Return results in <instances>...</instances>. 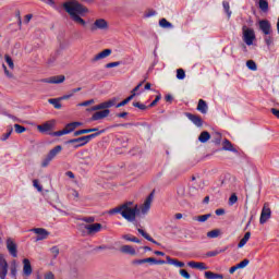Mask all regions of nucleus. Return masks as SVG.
Returning <instances> with one entry per match:
<instances>
[{
    "label": "nucleus",
    "instance_id": "25",
    "mask_svg": "<svg viewBox=\"0 0 279 279\" xmlns=\"http://www.w3.org/2000/svg\"><path fill=\"white\" fill-rule=\"evenodd\" d=\"M137 232L140 234H142V236H144V239H146V241H149L150 243H154L155 245H159V243H157L156 240H154V238H151L150 234L145 232L143 229H137Z\"/></svg>",
    "mask_w": 279,
    "mask_h": 279
},
{
    "label": "nucleus",
    "instance_id": "5",
    "mask_svg": "<svg viewBox=\"0 0 279 279\" xmlns=\"http://www.w3.org/2000/svg\"><path fill=\"white\" fill-rule=\"evenodd\" d=\"M110 27V24L108 23V21H106V19H96L94 21V23L89 26V31L90 32H106L108 31Z\"/></svg>",
    "mask_w": 279,
    "mask_h": 279
},
{
    "label": "nucleus",
    "instance_id": "20",
    "mask_svg": "<svg viewBox=\"0 0 279 279\" xmlns=\"http://www.w3.org/2000/svg\"><path fill=\"white\" fill-rule=\"evenodd\" d=\"M222 149L223 151H232L233 154H239V150L234 148V146L232 145V142L229 140H225L222 142Z\"/></svg>",
    "mask_w": 279,
    "mask_h": 279
},
{
    "label": "nucleus",
    "instance_id": "36",
    "mask_svg": "<svg viewBox=\"0 0 279 279\" xmlns=\"http://www.w3.org/2000/svg\"><path fill=\"white\" fill-rule=\"evenodd\" d=\"M220 235H221V230H219V229H214V230L207 232L208 239H217Z\"/></svg>",
    "mask_w": 279,
    "mask_h": 279
},
{
    "label": "nucleus",
    "instance_id": "7",
    "mask_svg": "<svg viewBox=\"0 0 279 279\" xmlns=\"http://www.w3.org/2000/svg\"><path fill=\"white\" fill-rule=\"evenodd\" d=\"M269 219H271V208H269L268 203H265L264 207L262 209V213H260L259 223H262V225L267 223V221H269Z\"/></svg>",
    "mask_w": 279,
    "mask_h": 279
},
{
    "label": "nucleus",
    "instance_id": "31",
    "mask_svg": "<svg viewBox=\"0 0 279 279\" xmlns=\"http://www.w3.org/2000/svg\"><path fill=\"white\" fill-rule=\"evenodd\" d=\"M198 141L199 143H208V141H210V133H208V131L202 132L198 136Z\"/></svg>",
    "mask_w": 279,
    "mask_h": 279
},
{
    "label": "nucleus",
    "instance_id": "34",
    "mask_svg": "<svg viewBox=\"0 0 279 279\" xmlns=\"http://www.w3.org/2000/svg\"><path fill=\"white\" fill-rule=\"evenodd\" d=\"M211 215L207 214V215H202V216H195L193 219L194 221H198L199 223H205V221H208V219H210Z\"/></svg>",
    "mask_w": 279,
    "mask_h": 279
},
{
    "label": "nucleus",
    "instance_id": "58",
    "mask_svg": "<svg viewBox=\"0 0 279 279\" xmlns=\"http://www.w3.org/2000/svg\"><path fill=\"white\" fill-rule=\"evenodd\" d=\"M131 263H132V265H135V266L145 265V258H143V259H133Z\"/></svg>",
    "mask_w": 279,
    "mask_h": 279
},
{
    "label": "nucleus",
    "instance_id": "64",
    "mask_svg": "<svg viewBox=\"0 0 279 279\" xmlns=\"http://www.w3.org/2000/svg\"><path fill=\"white\" fill-rule=\"evenodd\" d=\"M270 112L274 114V117L279 119V109L272 108L270 109Z\"/></svg>",
    "mask_w": 279,
    "mask_h": 279
},
{
    "label": "nucleus",
    "instance_id": "40",
    "mask_svg": "<svg viewBox=\"0 0 279 279\" xmlns=\"http://www.w3.org/2000/svg\"><path fill=\"white\" fill-rule=\"evenodd\" d=\"M222 7L225 12H227L228 17L230 19V16H232V11H230V2L223 1Z\"/></svg>",
    "mask_w": 279,
    "mask_h": 279
},
{
    "label": "nucleus",
    "instance_id": "21",
    "mask_svg": "<svg viewBox=\"0 0 279 279\" xmlns=\"http://www.w3.org/2000/svg\"><path fill=\"white\" fill-rule=\"evenodd\" d=\"M187 265L192 269H199L201 271L208 269V266H206V264H204L202 262H189Z\"/></svg>",
    "mask_w": 279,
    "mask_h": 279
},
{
    "label": "nucleus",
    "instance_id": "16",
    "mask_svg": "<svg viewBox=\"0 0 279 279\" xmlns=\"http://www.w3.org/2000/svg\"><path fill=\"white\" fill-rule=\"evenodd\" d=\"M107 117H110V109H104L101 111H96L92 116V121H101V119H106Z\"/></svg>",
    "mask_w": 279,
    "mask_h": 279
},
{
    "label": "nucleus",
    "instance_id": "8",
    "mask_svg": "<svg viewBox=\"0 0 279 279\" xmlns=\"http://www.w3.org/2000/svg\"><path fill=\"white\" fill-rule=\"evenodd\" d=\"M151 202H154V193H150L145 199L144 204L140 206L142 215H147L151 208Z\"/></svg>",
    "mask_w": 279,
    "mask_h": 279
},
{
    "label": "nucleus",
    "instance_id": "4",
    "mask_svg": "<svg viewBox=\"0 0 279 279\" xmlns=\"http://www.w3.org/2000/svg\"><path fill=\"white\" fill-rule=\"evenodd\" d=\"M242 40L245 43V45L252 47V45H254V41L256 40V33L254 32V28H250L244 25L242 27Z\"/></svg>",
    "mask_w": 279,
    "mask_h": 279
},
{
    "label": "nucleus",
    "instance_id": "53",
    "mask_svg": "<svg viewBox=\"0 0 279 279\" xmlns=\"http://www.w3.org/2000/svg\"><path fill=\"white\" fill-rule=\"evenodd\" d=\"M13 130L9 129L7 133H4L1 137V141H8V138H10V136L12 135Z\"/></svg>",
    "mask_w": 279,
    "mask_h": 279
},
{
    "label": "nucleus",
    "instance_id": "46",
    "mask_svg": "<svg viewBox=\"0 0 279 279\" xmlns=\"http://www.w3.org/2000/svg\"><path fill=\"white\" fill-rule=\"evenodd\" d=\"M14 129L16 134H23V132H26L27 129H25V126L20 125V124H14Z\"/></svg>",
    "mask_w": 279,
    "mask_h": 279
},
{
    "label": "nucleus",
    "instance_id": "26",
    "mask_svg": "<svg viewBox=\"0 0 279 279\" xmlns=\"http://www.w3.org/2000/svg\"><path fill=\"white\" fill-rule=\"evenodd\" d=\"M37 129L39 130V132H49V131L53 130V123L46 122L41 125H38Z\"/></svg>",
    "mask_w": 279,
    "mask_h": 279
},
{
    "label": "nucleus",
    "instance_id": "22",
    "mask_svg": "<svg viewBox=\"0 0 279 279\" xmlns=\"http://www.w3.org/2000/svg\"><path fill=\"white\" fill-rule=\"evenodd\" d=\"M61 153H62V146L57 145V146H54L53 148H51L47 155H48V157H49L50 159L53 160V159H56V157H57L59 154H61Z\"/></svg>",
    "mask_w": 279,
    "mask_h": 279
},
{
    "label": "nucleus",
    "instance_id": "29",
    "mask_svg": "<svg viewBox=\"0 0 279 279\" xmlns=\"http://www.w3.org/2000/svg\"><path fill=\"white\" fill-rule=\"evenodd\" d=\"M252 236L251 232H246L243 236V239L240 240L238 247H245V245L247 244V241H250V238Z\"/></svg>",
    "mask_w": 279,
    "mask_h": 279
},
{
    "label": "nucleus",
    "instance_id": "62",
    "mask_svg": "<svg viewBox=\"0 0 279 279\" xmlns=\"http://www.w3.org/2000/svg\"><path fill=\"white\" fill-rule=\"evenodd\" d=\"M160 101V96H156L155 100L151 101V104L149 105V108H154V106H156V104H158Z\"/></svg>",
    "mask_w": 279,
    "mask_h": 279
},
{
    "label": "nucleus",
    "instance_id": "49",
    "mask_svg": "<svg viewBox=\"0 0 279 279\" xmlns=\"http://www.w3.org/2000/svg\"><path fill=\"white\" fill-rule=\"evenodd\" d=\"M236 265H238V269H245V267H246L247 265H250V259H244V260L240 262V263L236 264Z\"/></svg>",
    "mask_w": 279,
    "mask_h": 279
},
{
    "label": "nucleus",
    "instance_id": "59",
    "mask_svg": "<svg viewBox=\"0 0 279 279\" xmlns=\"http://www.w3.org/2000/svg\"><path fill=\"white\" fill-rule=\"evenodd\" d=\"M265 43L267 47H271V45H274V38H271V36H268L265 38Z\"/></svg>",
    "mask_w": 279,
    "mask_h": 279
},
{
    "label": "nucleus",
    "instance_id": "33",
    "mask_svg": "<svg viewBox=\"0 0 279 279\" xmlns=\"http://www.w3.org/2000/svg\"><path fill=\"white\" fill-rule=\"evenodd\" d=\"M159 25L163 29H171V28H173V24H171L169 21H167V19H161L159 21Z\"/></svg>",
    "mask_w": 279,
    "mask_h": 279
},
{
    "label": "nucleus",
    "instance_id": "30",
    "mask_svg": "<svg viewBox=\"0 0 279 279\" xmlns=\"http://www.w3.org/2000/svg\"><path fill=\"white\" fill-rule=\"evenodd\" d=\"M145 263H149L150 265H165L166 262L162 259L157 260L154 257H147V258H144V264Z\"/></svg>",
    "mask_w": 279,
    "mask_h": 279
},
{
    "label": "nucleus",
    "instance_id": "61",
    "mask_svg": "<svg viewBox=\"0 0 279 279\" xmlns=\"http://www.w3.org/2000/svg\"><path fill=\"white\" fill-rule=\"evenodd\" d=\"M82 221H85V223H95V218L86 217V218H83Z\"/></svg>",
    "mask_w": 279,
    "mask_h": 279
},
{
    "label": "nucleus",
    "instance_id": "55",
    "mask_svg": "<svg viewBox=\"0 0 279 279\" xmlns=\"http://www.w3.org/2000/svg\"><path fill=\"white\" fill-rule=\"evenodd\" d=\"M33 185H34L35 189H37V191H38L39 193H41V191H43V185H40V183L38 182V180H34V181H33Z\"/></svg>",
    "mask_w": 279,
    "mask_h": 279
},
{
    "label": "nucleus",
    "instance_id": "17",
    "mask_svg": "<svg viewBox=\"0 0 279 279\" xmlns=\"http://www.w3.org/2000/svg\"><path fill=\"white\" fill-rule=\"evenodd\" d=\"M7 250H9V253L11 254V256H13V258H16L19 256L16 251V243H14V240H7Z\"/></svg>",
    "mask_w": 279,
    "mask_h": 279
},
{
    "label": "nucleus",
    "instance_id": "41",
    "mask_svg": "<svg viewBox=\"0 0 279 279\" xmlns=\"http://www.w3.org/2000/svg\"><path fill=\"white\" fill-rule=\"evenodd\" d=\"M97 110H106L104 107V102L96 105L92 107L90 109H87L88 112H97Z\"/></svg>",
    "mask_w": 279,
    "mask_h": 279
},
{
    "label": "nucleus",
    "instance_id": "45",
    "mask_svg": "<svg viewBox=\"0 0 279 279\" xmlns=\"http://www.w3.org/2000/svg\"><path fill=\"white\" fill-rule=\"evenodd\" d=\"M246 66L247 69H250L251 71H256L257 66H256V62H254V60H248L246 62Z\"/></svg>",
    "mask_w": 279,
    "mask_h": 279
},
{
    "label": "nucleus",
    "instance_id": "19",
    "mask_svg": "<svg viewBox=\"0 0 279 279\" xmlns=\"http://www.w3.org/2000/svg\"><path fill=\"white\" fill-rule=\"evenodd\" d=\"M187 119H190V121H192V123H194V125H196L197 128H202V125H204V121H202V118L199 116H195L192 113H187L186 114Z\"/></svg>",
    "mask_w": 279,
    "mask_h": 279
},
{
    "label": "nucleus",
    "instance_id": "60",
    "mask_svg": "<svg viewBox=\"0 0 279 279\" xmlns=\"http://www.w3.org/2000/svg\"><path fill=\"white\" fill-rule=\"evenodd\" d=\"M95 104V100L94 99H90V100H87V101H84V102H81L78 104V106H83V107H86V106H90Z\"/></svg>",
    "mask_w": 279,
    "mask_h": 279
},
{
    "label": "nucleus",
    "instance_id": "35",
    "mask_svg": "<svg viewBox=\"0 0 279 279\" xmlns=\"http://www.w3.org/2000/svg\"><path fill=\"white\" fill-rule=\"evenodd\" d=\"M122 239H124V241H130L131 243H141V240L132 234H123Z\"/></svg>",
    "mask_w": 279,
    "mask_h": 279
},
{
    "label": "nucleus",
    "instance_id": "32",
    "mask_svg": "<svg viewBox=\"0 0 279 279\" xmlns=\"http://www.w3.org/2000/svg\"><path fill=\"white\" fill-rule=\"evenodd\" d=\"M206 279H223V275L215 274L213 271H205Z\"/></svg>",
    "mask_w": 279,
    "mask_h": 279
},
{
    "label": "nucleus",
    "instance_id": "18",
    "mask_svg": "<svg viewBox=\"0 0 279 279\" xmlns=\"http://www.w3.org/2000/svg\"><path fill=\"white\" fill-rule=\"evenodd\" d=\"M120 252L122 254H129L130 256H136V248H134V246L132 245H128V244L122 245L120 247Z\"/></svg>",
    "mask_w": 279,
    "mask_h": 279
},
{
    "label": "nucleus",
    "instance_id": "23",
    "mask_svg": "<svg viewBox=\"0 0 279 279\" xmlns=\"http://www.w3.org/2000/svg\"><path fill=\"white\" fill-rule=\"evenodd\" d=\"M196 110L202 114H206L208 112V105L206 104V100L199 99Z\"/></svg>",
    "mask_w": 279,
    "mask_h": 279
},
{
    "label": "nucleus",
    "instance_id": "63",
    "mask_svg": "<svg viewBox=\"0 0 279 279\" xmlns=\"http://www.w3.org/2000/svg\"><path fill=\"white\" fill-rule=\"evenodd\" d=\"M71 97H73V93L71 92L70 94L63 95L61 97H59L61 99V101H64V99H71Z\"/></svg>",
    "mask_w": 279,
    "mask_h": 279
},
{
    "label": "nucleus",
    "instance_id": "43",
    "mask_svg": "<svg viewBox=\"0 0 279 279\" xmlns=\"http://www.w3.org/2000/svg\"><path fill=\"white\" fill-rule=\"evenodd\" d=\"M185 77H186V72H184V69H178L177 80H184Z\"/></svg>",
    "mask_w": 279,
    "mask_h": 279
},
{
    "label": "nucleus",
    "instance_id": "56",
    "mask_svg": "<svg viewBox=\"0 0 279 279\" xmlns=\"http://www.w3.org/2000/svg\"><path fill=\"white\" fill-rule=\"evenodd\" d=\"M134 108H138L140 110H147V106L141 102H133Z\"/></svg>",
    "mask_w": 279,
    "mask_h": 279
},
{
    "label": "nucleus",
    "instance_id": "39",
    "mask_svg": "<svg viewBox=\"0 0 279 279\" xmlns=\"http://www.w3.org/2000/svg\"><path fill=\"white\" fill-rule=\"evenodd\" d=\"M259 8L263 12L269 10V3L266 0H259Z\"/></svg>",
    "mask_w": 279,
    "mask_h": 279
},
{
    "label": "nucleus",
    "instance_id": "11",
    "mask_svg": "<svg viewBox=\"0 0 279 279\" xmlns=\"http://www.w3.org/2000/svg\"><path fill=\"white\" fill-rule=\"evenodd\" d=\"M31 232L37 234L36 241H45V239H48L49 236V231H47V229L44 228H34L31 229Z\"/></svg>",
    "mask_w": 279,
    "mask_h": 279
},
{
    "label": "nucleus",
    "instance_id": "44",
    "mask_svg": "<svg viewBox=\"0 0 279 279\" xmlns=\"http://www.w3.org/2000/svg\"><path fill=\"white\" fill-rule=\"evenodd\" d=\"M53 159H50L49 155H47L43 160H41V167L45 169L47 168L48 165H51V161Z\"/></svg>",
    "mask_w": 279,
    "mask_h": 279
},
{
    "label": "nucleus",
    "instance_id": "50",
    "mask_svg": "<svg viewBox=\"0 0 279 279\" xmlns=\"http://www.w3.org/2000/svg\"><path fill=\"white\" fill-rule=\"evenodd\" d=\"M44 279H56V274H53L51 270H48L44 274Z\"/></svg>",
    "mask_w": 279,
    "mask_h": 279
},
{
    "label": "nucleus",
    "instance_id": "57",
    "mask_svg": "<svg viewBox=\"0 0 279 279\" xmlns=\"http://www.w3.org/2000/svg\"><path fill=\"white\" fill-rule=\"evenodd\" d=\"M180 276H182V278H185V279H190L191 278V275L185 269H181L180 270Z\"/></svg>",
    "mask_w": 279,
    "mask_h": 279
},
{
    "label": "nucleus",
    "instance_id": "6",
    "mask_svg": "<svg viewBox=\"0 0 279 279\" xmlns=\"http://www.w3.org/2000/svg\"><path fill=\"white\" fill-rule=\"evenodd\" d=\"M9 269L10 265L8 264V259H5V255L0 254V279L8 278Z\"/></svg>",
    "mask_w": 279,
    "mask_h": 279
},
{
    "label": "nucleus",
    "instance_id": "47",
    "mask_svg": "<svg viewBox=\"0 0 279 279\" xmlns=\"http://www.w3.org/2000/svg\"><path fill=\"white\" fill-rule=\"evenodd\" d=\"M17 265H16V260H13L11 264V276L15 277L16 276V271H17Z\"/></svg>",
    "mask_w": 279,
    "mask_h": 279
},
{
    "label": "nucleus",
    "instance_id": "14",
    "mask_svg": "<svg viewBox=\"0 0 279 279\" xmlns=\"http://www.w3.org/2000/svg\"><path fill=\"white\" fill-rule=\"evenodd\" d=\"M23 276L24 278H29L32 274L34 272V269L32 268V262L29 259L24 258L23 259Z\"/></svg>",
    "mask_w": 279,
    "mask_h": 279
},
{
    "label": "nucleus",
    "instance_id": "2",
    "mask_svg": "<svg viewBox=\"0 0 279 279\" xmlns=\"http://www.w3.org/2000/svg\"><path fill=\"white\" fill-rule=\"evenodd\" d=\"M108 215H121L123 219L129 222L136 221V215H138V205L134 202H125L108 211Z\"/></svg>",
    "mask_w": 279,
    "mask_h": 279
},
{
    "label": "nucleus",
    "instance_id": "1",
    "mask_svg": "<svg viewBox=\"0 0 279 279\" xmlns=\"http://www.w3.org/2000/svg\"><path fill=\"white\" fill-rule=\"evenodd\" d=\"M62 8L69 14L71 21L81 27H86V21L82 16L88 14V8L80 3L77 0H66Z\"/></svg>",
    "mask_w": 279,
    "mask_h": 279
},
{
    "label": "nucleus",
    "instance_id": "10",
    "mask_svg": "<svg viewBox=\"0 0 279 279\" xmlns=\"http://www.w3.org/2000/svg\"><path fill=\"white\" fill-rule=\"evenodd\" d=\"M112 56V49H105L100 52H98L97 54H95L92 58V62L95 64L96 62H99L101 60H106V58Z\"/></svg>",
    "mask_w": 279,
    "mask_h": 279
},
{
    "label": "nucleus",
    "instance_id": "9",
    "mask_svg": "<svg viewBox=\"0 0 279 279\" xmlns=\"http://www.w3.org/2000/svg\"><path fill=\"white\" fill-rule=\"evenodd\" d=\"M85 230H87V234H89V236H93L94 234L101 232V230H104V226L99 222L90 223L85 226Z\"/></svg>",
    "mask_w": 279,
    "mask_h": 279
},
{
    "label": "nucleus",
    "instance_id": "54",
    "mask_svg": "<svg viewBox=\"0 0 279 279\" xmlns=\"http://www.w3.org/2000/svg\"><path fill=\"white\" fill-rule=\"evenodd\" d=\"M82 134H89L88 129H83L74 132V136H82Z\"/></svg>",
    "mask_w": 279,
    "mask_h": 279
},
{
    "label": "nucleus",
    "instance_id": "28",
    "mask_svg": "<svg viewBox=\"0 0 279 279\" xmlns=\"http://www.w3.org/2000/svg\"><path fill=\"white\" fill-rule=\"evenodd\" d=\"M117 101H119V98L113 97V98L102 102V106L105 107V110H108V108H112L113 106H117Z\"/></svg>",
    "mask_w": 279,
    "mask_h": 279
},
{
    "label": "nucleus",
    "instance_id": "3",
    "mask_svg": "<svg viewBox=\"0 0 279 279\" xmlns=\"http://www.w3.org/2000/svg\"><path fill=\"white\" fill-rule=\"evenodd\" d=\"M99 134H104V130L98 133H93L90 135H85L82 137L70 140L68 143L70 145H74V149H77L80 147H84V145H88V143H90V141H93V138H97V136H99Z\"/></svg>",
    "mask_w": 279,
    "mask_h": 279
},
{
    "label": "nucleus",
    "instance_id": "12",
    "mask_svg": "<svg viewBox=\"0 0 279 279\" xmlns=\"http://www.w3.org/2000/svg\"><path fill=\"white\" fill-rule=\"evenodd\" d=\"M71 132H75V126H73V122L65 125V128L61 131H56L51 133V136H64L66 134H71Z\"/></svg>",
    "mask_w": 279,
    "mask_h": 279
},
{
    "label": "nucleus",
    "instance_id": "48",
    "mask_svg": "<svg viewBox=\"0 0 279 279\" xmlns=\"http://www.w3.org/2000/svg\"><path fill=\"white\" fill-rule=\"evenodd\" d=\"M4 59H5L7 64H9V66H10L11 69H14V61L12 60V57L9 56V54H5V56H4Z\"/></svg>",
    "mask_w": 279,
    "mask_h": 279
},
{
    "label": "nucleus",
    "instance_id": "52",
    "mask_svg": "<svg viewBox=\"0 0 279 279\" xmlns=\"http://www.w3.org/2000/svg\"><path fill=\"white\" fill-rule=\"evenodd\" d=\"M235 202H239V197H236V194H232L229 198V205L234 206Z\"/></svg>",
    "mask_w": 279,
    "mask_h": 279
},
{
    "label": "nucleus",
    "instance_id": "38",
    "mask_svg": "<svg viewBox=\"0 0 279 279\" xmlns=\"http://www.w3.org/2000/svg\"><path fill=\"white\" fill-rule=\"evenodd\" d=\"M50 253H51L52 258H58V256L60 255V247L52 246L50 248Z\"/></svg>",
    "mask_w": 279,
    "mask_h": 279
},
{
    "label": "nucleus",
    "instance_id": "24",
    "mask_svg": "<svg viewBox=\"0 0 279 279\" xmlns=\"http://www.w3.org/2000/svg\"><path fill=\"white\" fill-rule=\"evenodd\" d=\"M166 260H167L168 265H173L174 267H179V268L184 267L183 262H180L175 258H171L170 256H166Z\"/></svg>",
    "mask_w": 279,
    "mask_h": 279
},
{
    "label": "nucleus",
    "instance_id": "37",
    "mask_svg": "<svg viewBox=\"0 0 279 279\" xmlns=\"http://www.w3.org/2000/svg\"><path fill=\"white\" fill-rule=\"evenodd\" d=\"M227 248H222V250H215V251H209L206 253V256L209 258H213L215 256H219V254H223V252H226Z\"/></svg>",
    "mask_w": 279,
    "mask_h": 279
},
{
    "label": "nucleus",
    "instance_id": "13",
    "mask_svg": "<svg viewBox=\"0 0 279 279\" xmlns=\"http://www.w3.org/2000/svg\"><path fill=\"white\" fill-rule=\"evenodd\" d=\"M259 29L265 34V36H269L271 34V23L267 20H260L258 22Z\"/></svg>",
    "mask_w": 279,
    "mask_h": 279
},
{
    "label": "nucleus",
    "instance_id": "42",
    "mask_svg": "<svg viewBox=\"0 0 279 279\" xmlns=\"http://www.w3.org/2000/svg\"><path fill=\"white\" fill-rule=\"evenodd\" d=\"M97 110H106L104 107V102L96 105L92 107L90 109H87L88 112H97Z\"/></svg>",
    "mask_w": 279,
    "mask_h": 279
},
{
    "label": "nucleus",
    "instance_id": "15",
    "mask_svg": "<svg viewBox=\"0 0 279 279\" xmlns=\"http://www.w3.org/2000/svg\"><path fill=\"white\" fill-rule=\"evenodd\" d=\"M64 80H66L64 75H57L44 78L41 82H44V84H63Z\"/></svg>",
    "mask_w": 279,
    "mask_h": 279
},
{
    "label": "nucleus",
    "instance_id": "51",
    "mask_svg": "<svg viewBox=\"0 0 279 279\" xmlns=\"http://www.w3.org/2000/svg\"><path fill=\"white\" fill-rule=\"evenodd\" d=\"M120 65H121V61H116V62L107 63L105 66L106 69H114V66H120Z\"/></svg>",
    "mask_w": 279,
    "mask_h": 279
},
{
    "label": "nucleus",
    "instance_id": "27",
    "mask_svg": "<svg viewBox=\"0 0 279 279\" xmlns=\"http://www.w3.org/2000/svg\"><path fill=\"white\" fill-rule=\"evenodd\" d=\"M60 101H62V99H60V97L48 99V104H51V106H53V108H56V110H60L62 108V104H60Z\"/></svg>",
    "mask_w": 279,
    "mask_h": 279
}]
</instances>
